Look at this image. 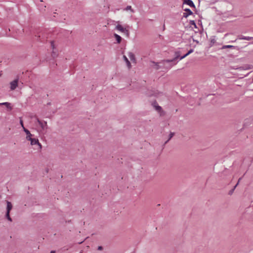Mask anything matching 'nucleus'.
Masks as SVG:
<instances>
[{
    "mask_svg": "<svg viewBox=\"0 0 253 253\" xmlns=\"http://www.w3.org/2000/svg\"><path fill=\"white\" fill-rule=\"evenodd\" d=\"M128 56L129 57L130 60L131 61L135 62V56L133 54V53H132V52H129L128 54Z\"/></svg>",
    "mask_w": 253,
    "mask_h": 253,
    "instance_id": "10",
    "label": "nucleus"
},
{
    "mask_svg": "<svg viewBox=\"0 0 253 253\" xmlns=\"http://www.w3.org/2000/svg\"><path fill=\"white\" fill-rule=\"evenodd\" d=\"M0 105H3L2 103H0Z\"/></svg>",
    "mask_w": 253,
    "mask_h": 253,
    "instance_id": "29",
    "label": "nucleus"
},
{
    "mask_svg": "<svg viewBox=\"0 0 253 253\" xmlns=\"http://www.w3.org/2000/svg\"><path fill=\"white\" fill-rule=\"evenodd\" d=\"M114 37L118 43H120L122 41V38L117 34H114Z\"/></svg>",
    "mask_w": 253,
    "mask_h": 253,
    "instance_id": "12",
    "label": "nucleus"
},
{
    "mask_svg": "<svg viewBox=\"0 0 253 253\" xmlns=\"http://www.w3.org/2000/svg\"><path fill=\"white\" fill-rule=\"evenodd\" d=\"M51 46L52 47V49H54V42L53 41L51 42Z\"/></svg>",
    "mask_w": 253,
    "mask_h": 253,
    "instance_id": "24",
    "label": "nucleus"
},
{
    "mask_svg": "<svg viewBox=\"0 0 253 253\" xmlns=\"http://www.w3.org/2000/svg\"><path fill=\"white\" fill-rule=\"evenodd\" d=\"M241 178L239 179V180H238V183H239V181H240V180H241ZM238 183H237V184L235 185V186L234 187V188L237 186V185H238Z\"/></svg>",
    "mask_w": 253,
    "mask_h": 253,
    "instance_id": "27",
    "label": "nucleus"
},
{
    "mask_svg": "<svg viewBox=\"0 0 253 253\" xmlns=\"http://www.w3.org/2000/svg\"><path fill=\"white\" fill-rule=\"evenodd\" d=\"M190 23L191 25L194 26L195 27H196V25L194 22V21H190Z\"/></svg>",
    "mask_w": 253,
    "mask_h": 253,
    "instance_id": "22",
    "label": "nucleus"
},
{
    "mask_svg": "<svg viewBox=\"0 0 253 253\" xmlns=\"http://www.w3.org/2000/svg\"><path fill=\"white\" fill-rule=\"evenodd\" d=\"M24 131L25 132L26 134V139L28 141V140L31 139L33 138L34 135L32 134L30 131L26 128L25 127H24Z\"/></svg>",
    "mask_w": 253,
    "mask_h": 253,
    "instance_id": "5",
    "label": "nucleus"
},
{
    "mask_svg": "<svg viewBox=\"0 0 253 253\" xmlns=\"http://www.w3.org/2000/svg\"><path fill=\"white\" fill-rule=\"evenodd\" d=\"M176 58H177V57H175V58H174L173 59L171 60H166V62H172V61H173L174 60H175Z\"/></svg>",
    "mask_w": 253,
    "mask_h": 253,
    "instance_id": "23",
    "label": "nucleus"
},
{
    "mask_svg": "<svg viewBox=\"0 0 253 253\" xmlns=\"http://www.w3.org/2000/svg\"><path fill=\"white\" fill-rule=\"evenodd\" d=\"M234 47V46L233 45H223L222 47V49H225V48H233Z\"/></svg>",
    "mask_w": 253,
    "mask_h": 253,
    "instance_id": "16",
    "label": "nucleus"
},
{
    "mask_svg": "<svg viewBox=\"0 0 253 253\" xmlns=\"http://www.w3.org/2000/svg\"><path fill=\"white\" fill-rule=\"evenodd\" d=\"M252 38H253L250 37H244L243 38H240V39L249 41V40H251Z\"/></svg>",
    "mask_w": 253,
    "mask_h": 253,
    "instance_id": "17",
    "label": "nucleus"
},
{
    "mask_svg": "<svg viewBox=\"0 0 253 253\" xmlns=\"http://www.w3.org/2000/svg\"><path fill=\"white\" fill-rule=\"evenodd\" d=\"M154 107L155 108L156 110H157L159 112H161L162 111V108L161 106H159L156 102H154L153 104Z\"/></svg>",
    "mask_w": 253,
    "mask_h": 253,
    "instance_id": "9",
    "label": "nucleus"
},
{
    "mask_svg": "<svg viewBox=\"0 0 253 253\" xmlns=\"http://www.w3.org/2000/svg\"><path fill=\"white\" fill-rule=\"evenodd\" d=\"M20 124L21 126L22 127L23 129L24 130V127H25L24 126L23 122V121L22 119H20Z\"/></svg>",
    "mask_w": 253,
    "mask_h": 253,
    "instance_id": "20",
    "label": "nucleus"
},
{
    "mask_svg": "<svg viewBox=\"0 0 253 253\" xmlns=\"http://www.w3.org/2000/svg\"><path fill=\"white\" fill-rule=\"evenodd\" d=\"M161 93L158 92V91H155V92L154 93V94H153V95L155 96H158Z\"/></svg>",
    "mask_w": 253,
    "mask_h": 253,
    "instance_id": "19",
    "label": "nucleus"
},
{
    "mask_svg": "<svg viewBox=\"0 0 253 253\" xmlns=\"http://www.w3.org/2000/svg\"><path fill=\"white\" fill-rule=\"evenodd\" d=\"M28 141L30 142V144L32 146H35V149H37L38 150H41L42 148V144L39 142V141L38 139L32 138Z\"/></svg>",
    "mask_w": 253,
    "mask_h": 253,
    "instance_id": "1",
    "label": "nucleus"
},
{
    "mask_svg": "<svg viewBox=\"0 0 253 253\" xmlns=\"http://www.w3.org/2000/svg\"><path fill=\"white\" fill-rule=\"evenodd\" d=\"M183 3L186 4L190 7H195V5L191 0H183Z\"/></svg>",
    "mask_w": 253,
    "mask_h": 253,
    "instance_id": "7",
    "label": "nucleus"
},
{
    "mask_svg": "<svg viewBox=\"0 0 253 253\" xmlns=\"http://www.w3.org/2000/svg\"><path fill=\"white\" fill-rule=\"evenodd\" d=\"M50 253H55V251H51V252H50Z\"/></svg>",
    "mask_w": 253,
    "mask_h": 253,
    "instance_id": "28",
    "label": "nucleus"
},
{
    "mask_svg": "<svg viewBox=\"0 0 253 253\" xmlns=\"http://www.w3.org/2000/svg\"><path fill=\"white\" fill-rule=\"evenodd\" d=\"M123 58L124 59V60L126 62L128 68H130L131 67V64L128 59L125 55H124Z\"/></svg>",
    "mask_w": 253,
    "mask_h": 253,
    "instance_id": "13",
    "label": "nucleus"
},
{
    "mask_svg": "<svg viewBox=\"0 0 253 253\" xmlns=\"http://www.w3.org/2000/svg\"><path fill=\"white\" fill-rule=\"evenodd\" d=\"M174 135V133L173 132H170V133L169 134V139L166 141V143H167L168 141H169Z\"/></svg>",
    "mask_w": 253,
    "mask_h": 253,
    "instance_id": "18",
    "label": "nucleus"
},
{
    "mask_svg": "<svg viewBox=\"0 0 253 253\" xmlns=\"http://www.w3.org/2000/svg\"><path fill=\"white\" fill-rule=\"evenodd\" d=\"M153 63L155 64V65L156 66V67H155V68H156V69H159L158 65L157 64H156L155 63H154V62H153Z\"/></svg>",
    "mask_w": 253,
    "mask_h": 253,
    "instance_id": "25",
    "label": "nucleus"
},
{
    "mask_svg": "<svg viewBox=\"0 0 253 253\" xmlns=\"http://www.w3.org/2000/svg\"><path fill=\"white\" fill-rule=\"evenodd\" d=\"M241 68H242L243 70H250L253 69V66L252 65L247 64L243 67H241Z\"/></svg>",
    "mask_w": 253,
    "mask_h": 253,
    "instance_id": "11",
    "label": "nucleus"
},
{
    "mask_svg": "<svg viewBox=\"0 0 253 253\" xmlns=\"http://www.w3.org/2000/svg\"><path fill=\"white\" fill-rule=\"evenodd\" d=\"M19 82V79L17 78L10 83V87L11 90H14L17 86Z\"/></svg>",
    "mask_w": 253,
    "mask_h": 253,
    "instance_id": "4",
    "label": "nucleus"
},
{
    "mask_svg": "<svg viewBox=\"0 0 253 253\" xmlns=\"http://www.w3.org/2000/svg\"><path fill=\"white\" fill-rule=\"evenodd\" d=\"M126 10H130L131 11H133L132 9H131V6H127L126 7Z\"/></svg>",
    "mask_w": 253,
    "mask_h": 253,
    "instance_id": "21",
    "label": "nucleus"
},
{
    "mask_svg": "<svg viewBox=\"0 0 253 253\" xmlns=\"http://www.w3.org/2000/svg\"><path fill=\"white\" fill-rule=\"evenodd\" d=\"M6 203H7V208H6V217L9 221H11L12 219H11V217H10L9 213H10L11 210L12 208V205L10 202L6 201Z\"/></svg>",
    "mask_w": 253,
    "mask_h": 253,
    "instance_id": "2",
    "label": "nucleus"
},
{
    "mask_svg": "<svg viewBox=\"0 0 253 253\" xmlns=\"http://www.w3.org/2000/svg\"><path fill=\"white\" fill-rule=\"evenodd\" d=\"M116 29L124 33L126 37H128L129 36V31L126 29V28H124L122 25H120V24H118L116 26Z\"/></svg>",
    "mask_w": 253,
    "mask_h": 253,
    "instance_id": "3",
    "label": "nucleus"
},
{
    "mask_svg": "<svg viewBox=\"0 0 253 253\" xmlns=\"http://www.w3.org/2000/svg\"><path fill=\"white\" fill-rule=\"evenodd\" d=\"M193 52V49H190V50H189V51L186 54H185L183 56H181L180 57V59L181 60V59L184 58L185 57L187 56L189 54H190V53H192Z\"/></svg>",
    "mask_w": 253,
    "mask_h": 253,
    "instance_id": "15",
    "label": "nucleus"
},
{
    "mask_svg": "<svg viewBox=\"0 0 253 253\" xmlns=\"http://www.w3.org/2000/svg\"><path fill=\"white\" fill-rule=\"evenodd\" d=\"M2 105L5 106L9 110H12V107L10 106V103L8 102H3Z\"/></svg>",
    "mask_w": 253,
    "mask_h": 253,
    "instance_id": "14",
    "label": "nucleus"
},
{
    "mask_svg": "<svg viewBox=\"0 0 253 253\" xmlns=\"http://www.w3.org/2000/svg\"><path fill=\"white\" fill-rule=\"evenodd\" d=\"M37 121L39 123V125L42 127V130L46 129L47 128V123L45 121H42L38 119Z\"/></svg>",
    "mask_w": 253,
    "mask_h": 253,
    "instance_id": "6",
    "label": "nucleus"
},
{
    "mask_svg": "<svg viewBox=\"0 0 253 253\" xmlns=\"http://www.w3.org/2000/svg\"><path fill=\"white\" fill-rule=\"evenodd\" d=\"M184 10L186 12L183 13V16L186 18L189 15H192L193 13L191 10L188 8H186Z\"/></svg>",
    "mask_w": 253,
    "mask_h": 253,
    "instance_id": "8",
    "label": "nucleus"
},
{
    "mask_svg": "<svg viewBox=\"0 0 253 253\" xmlns=\"http://www.w3.org/2000/svg\"><path fill=\"white\" fill-rule=\"evenodd\" d=\"M102 249H103V248H102V247L101 246H99V247H98V250H102Z\"/></svg>",
    "mask_w": 253,
    "mask_h": 253,
    "instance_id": "26",
    "label": "nucleus"
}]
</instances>
